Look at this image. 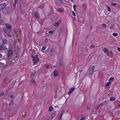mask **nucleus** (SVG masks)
<instances>
[{"label": "nucleus", "mask_w": 120, "mask_h": 120, "mask_svg": "<svg viewBox=\"0 0 120 120\" xmlns=\"http://www.w3.org/2000/svg\"><path fill=\"white\" fill-rule=\"evenodd\" d=\"M16 56H15V57L16 58V57H19V55L18 54H16Z\"/></svg>", "instance_id": "obj_50"}, {"label": "nucleus", "mask_w": 120, "mask_h": 120, "mask_svg": "<svg viewBox=\"0 0 120 120\" xmlns=\"http://www.w3.org/2000/svg\"><path fill=\"white\" fill-rule=\"evenodd\" d=\"M8 11V10L7 8H4L2 10V12L4 14H6Z\"/></svg>", "instance_id": "obj_9"}, {"label": "nucleus", "mask_w": 120, "mask_h": 120, "mask_svg": "<svg viewBox=\"0 0 120 120\" xmlns=\"http://www.w3.org/2000/svg\"><path fill=\"white\" fill-rule=\"evenodd\" d=\"M111 82H107L106 84V85L105 86V87L107 86L108 85H111Z\"/></svg>", "instance_id": "obj_22"}, {"label": "nucleus", "mask_w": 120, "mask_h": 120, "mask_svg": "<svg viewBox=\"0 0 120 120\" xmlns=\"http://www.w3.org/2000/svg\"><path fill=\"white\" fill-rule=\"evenodd\" d=\"M116 5H117V4H116V3H112L111 4V5L112 6H116Z\"/></svg>", "instance_id": "obj_33"}, {"label": "nucleus", "mask_w": 120, "mask_h": 120, "mask_svg": "<svg viewBox=\"0 0 120 120\" xmlns=\"http://www.w3.org/2000/svg\"><path fill=\"white\" fill-rule=\"evenodd\" d=\"M95 47V46L94 45H91L90 46V48L91 49H93Z\"/></svg>", "instance_id": "obj_41"}, {"label": "nucleus", "mask_w": 120, "mask_h": 120, "mask_svg": "<svg viewBox=\"0 0 120 120\" xmlns=\"http://www.w3.org/2000/svg\"><path fill=\"white\" fill-rule=\"evenodd\" d=\"M53 109V108L52 106H50L49 109V110L50 111H51Z\"/></svg>", "instance_id": "obj_27"}, {"label": "nucleus", "mask_w": 120, "mask_h": 120, "mask_svg": "<svg viewBox=\"0 0 120 120\" xmlns=\"http://www.w3.org/2000/svg\"><path fill=\"white\" fill-rule=\"evenodd\" d=\"M76 7V5H74L73 6V7L74 8H75Z\"/></svg>", "instance_id": "obj_48"}, {"label": "nucleus", "mask_w": 120, "mask_h": 120, "mask_svg": "<svg viewBox=\"0 0 120 120\" xmlns=\"http://www.w3.org/2000/svg\"><path fill=\"white\" fill-rule=\"evenodd\" d=\"M62 115L60 114L59 117H58V120H60L62 118Z\"/></svg>", "instance_id": "obj_29"}, {"label": "nucleus", "mask_w": 120, "mask_h": 120, "mask_svg": "<svg viewBox=\"0 0 120 120\" xmlns=\"http://www.w3.org/2000/svg\"><path fill=\"white\" fill-rule=\"evenodd\" d=\"M118 106L119 107H120V104L118 105Z\"/></svg>", "instance_id": "obj_59"}, {"label": "nucleus", "mask_w": 120, "mask_h": 120, "mask_svg": "<svg viewBox=\"0 0 120 120\" xmlns=\"http://www.w3.org/2000/svg\"><path fill=\"white\" fill-rule=\"evenodd\" d=\"M4 94V92H2L1 94H0V96H3Z\"/></svg>", "instance_id": "obj_45"}, {"label": "nucleus", "mask_w": 120, "mask_h": 120, "mask_svg": "<svg viewBox=\"0 0 120 120\" xmlns=\"http://www.w3.org/2000/svg\"><path fill=\"white\" fill-rule=\"evenodd\" d=\"M106 55L108 56H109L110 57L112 58L114 56L113 53L111 51H109L106 53Z\"/></svg>", "instance_id": "obj_3"}, {"label": "nucleus", "mask_w": 120, "mask_h": 120, "mask_svg": "<svg viewBox=\"0 0 120 120\" xmlns=\"http://www.w3.org/2000/svg\"><path fill=\"white\" fill-rule=\"evenodd\" d=\"M4 64L0 62V68H1L4 66Z\"/></svg>", "instance_id": "obj_26"}, {"label": "nucleus", "mask_w": 120, "mask_h": 120, "mask_svg": "<svg viewBox=\"0 0 120 120\" xmlns=\"http://www.w3.org/2000/svg\"><path fill=\"white\" fill-rule=\"evenodd\" d=\"M5 26L6 27V28L9 29H11V26L10 24H5Z\"/></svg>", "instance_id": "obj_14"}, {"label": "nucleus", "mask_w": 120, "mask_h": 120, "mask_svg": "<svg viewBox=\"0 0 120 120\" xmlns=\"http://www.w3.org/2000/svg\"><path fill=\"white\" fill-rule=\"evenodd\" d=\"M13 95H10V97L11 98H12L13 97Z\"/></svg>", "instance_id": "obj_51"}, {"label": "nucleus", "mask_w": 120, "mask_h": 120, "mask_svg": "<svg viewBox=\"0 0 120 120\" xmlns=\"http://www.w3.org/2000/svg\"><path fill=\"white\" fill-rule=\"evenodd\" d=\"M107 8H108V11L110 12L111 11V8H110V7H109L108 6H107Z\"/></svg>", "instance_id": "obj_31"}, {"label": "nucleus", "mask_w": 120, "mask_h": 120, "mask_svg": "<svg viewBox=\"0 0 120 120\" xmlns=\"http://www.w3.org/2000/svg\"><path fill=\"white\" fill-rule=\"evenodd\" d=\"M34 16L36 18H38L39 17V16L37 12H35L34 13Z\"/></svg>", "instance_id": "obj_17"}, {"label": "nucleus", "mask_w": 120, "mask_h": 120, "mask_svg": "<svg viewBox=\"0 0 120 120\" xmlns=\"http://www.w3.org/2000/svg\"><path fill=\"white\" fill-rule=\"evenodd\" d=\"M74 21H75L76 20V18L75 17H74Z\"/></svg>", "instance_id": "obj_58"}, {"label": "nucleus", "mask_w": 120, "mask_h": 120, "mask_svg": "<svg viewBox=\"0 0 120 120\" xmlns=\"http://www.w3.org/2000/svg\"><path fill=\"white\" fill-rule=\"evenodd\" d=\"M101 50L102 52H104L105 53H106L109 51V50L106 48L101 47Z\"/></svg>", "instance_id": "obj_6"}, {"label": "nucleus", "mask_w": 120, "mask_h": 120, "mask_svg": "<svg viewBox=\"0 0 120 120\" xmlns=\"http://www.w3.org/2000/svg\"><path fill=\"white\" fill-rule=\"evenodd\" d=\"M54 51V49L52 48L50 49V52L52 53H53Z\"/></svg>", "instance_id": "obj_32"}, {"label": "nucleus", "mask_w": 120, "mask_h": 120, "mask_svg": "<svg viewBox=\"0 0 120 120\" xmlns=\"http://www.w3.org/2000/svg\"><path fill=\"white\" fill-rule=\"evenodd\" d=\"M54 1L55 3L60 6L63 3L62 0H54Z\"/></svg>", "instance_id": "obj_4"}, {"label": "nucleus", "mask_w": 120, "mask_h": 120, "mask_svg": "<svg viewBox=\"0 0 120 120\" xmlns=\"http://www.w3.org/2000/svg\"><path fill=\"white\" fill-rule=\"evenodd\" d=\"M71 1L72 2V1H73V0H71Z\"/></svg>", "instance_id": "obj_62"}, {"label": "nucleus", "mask_w": 120, "mask_h": 120, "mask_svg": "<svg viewBox=\"0 0 120 120\" xmlns=\"http://www.w3.org/2000/svg\"><path fill=\"white\" fill-rule=\"evenodd\" d=\"M114 28V27H112V26H110V28L111 29H112V28Z\"/></svg>", "instance_id": "obj_53"}, {"label": "nucleus", "mask_w": 120, "mask_h": 120, "mask_svg": "<svg viewBox=\"0 0 120 120\" xmlns=\"http://www.w3.org/2000/svg\"><path fill=\"white\" fill-rule=\"evenodd\" d=\"M117 50H118L120 52V47H118L117 48Z\"/></svg>", "instance_id": "obj_47"}, {"label": "nucleus", "mask_w": 120, "mask_h": 120, "mask_svg": "<svg viewBox=\"0 0 120 120\" xmlns=\"http://www.w3.org/2000/svg\"><path fill=\"white\" fill-rule=\"evenodd\" d=\"M6 6V4L4 3L0 4V9H3Z\"/></svg>", "instance_id": "obj_11"}, {"label": "nucleus", "mask_w": 120, "mask_h": 120, "mask_svg": "<svg viewBox=\"0 0 120 120\" xmlns=\"http://www.w3.org/2000/svg\"><path fill=\"white\" fill-rule=\"evenodd\" d=\"M1 118L0 117V119H1Z\"/></svg>", "instance_id": "obj_64"}, {"label": "nucleus", "mask_w": 120, "mask_h": 120, "mask_svg": "<svg viewBox=\"0 0 120 120\" xmlns=\"http://www.w3.org/2000/svg\"><path fill=\"white\" fill-rule=\"evenodd\" d=\"M75 89V88L72 87L69 90L68 94L69 95H70L71 93Z\"/></svg>", "instance_id": "obj_8"}, {"label": "nucleus", "mask_w": 120, "mask_h": 120, "mask_svg": "<svg viewBox=\"0 0 120 120\" xmlns=\"http://www.w3.org/2000/svg\"><path fill=\"white\" fill-rule=\"evenodd\" d=\"M18 0H14V3L13 4V7L15 8L16 5L18 2Z\"/></svg>", "instance_id": "obj_15"}, {"label": "nucleus", "mask_w": 120, "mask_h": 120, "mask_svg": "<svg viewBox=\"0 0 120 120\" xmlns=\"http://www.w3.org/2000/svg\"><path fill=\"white\" fill-rule=\"evenodd\" d=\"M15 60H14L12 59V60L10 61V64H11L13 63H15Z\"/></svg>", "instance_id": "obj_25"}, {"label": "nucleus", "mask_w": 120, "mask_h": 120, "mask_svg": "<svg viewBox=\"0 0 120 120\" xmlns=\"http://www.w3.org/2000/svg\"><path fill=\"white\" fill-rule=\"evenodd\" d=\"M52 115L53 116H55V112L53 113H52Z\"/></svg>", "instance_id": "obj_43"}, {"label": "nucleus", "mask_w": 120, "mask_h": 120, "mask_svg": "<svg viewBox=\"0 0 120 120\" xmlns=\"http://www.w3.org/2000/svg\"><path fill=\"white\" fill-rule=\"evenodd\" d=\"M64 110H62L61 111V112L60 114L62 116L63 115V114L64 113Z\"/></svg>", "instance_id": "obj_38"}, {"label": "nucleus", "mask_w": 120, "mask_h": 120, "mask_svg": "<svg viewBox=\"0 0 120 120\" xmlns=\"http://www.w3.org/2000/svg\"><path fill=\"white\" fill-rule=\"evenodd\" d=\"M4 22L1 19H0V25H4Z\"/></svg>", "instance_id": "obj_19"}, {"label": "nucleus", "mask_w": 120, "mask_h": 120, "mask_svg": "<svg viewBox=\"0 0 120 120\" xmlns=\"http://www.w3.org/2000/svg\"><path fill=\"white\" fill-rule=\"evenodd\" d=\"M45 67L46 68H48V69H49L51 68L48 66H46Z\"/></svg>", "instance_id": "obj_37"}, {"label": "nucleus", "mask_w": 120, "mask_h": 120, "mask_svg": "<svg viewBox=\"0 0 120 120\" xmlns=\"http://www.w3.org/2000/svg\"><path fill=\"white\" fill-rule=\"evenodd\" d=\"M53 31L52 30L49 31L48 32V33L49 34H52L53 33Z\"/></svg>", "instance_id": "obj_42"}, {"label": "nucleus", "mask_w": 120, "mask_h": 120, "mask_svg": "<svg viewBox=\"0 0 120 120\" xmlns=\"http://www.w3.org/2000/svg\"><path fill=\"white\" fill-rule=\"evenodd\" d=\"M3 49V47L2 45H0V51H1Z\"/></svg>", "instance_id": "obj_39"}, {"label": "nucleus", "mask_w": 120, "mask_h": 120, "mask_svg": "<svg viewBox=\"0 0 120 120\" xmlns=\"http://www.w3.org/2000/svg\"><path fill=\"white\" fill-rule=\"evenodd\" d=\"M13 59L14 60H15V61L16 60H17V59H16V58L15 57H14Z\"/></svg>", "instance_id": "obj_52"}, {"label": "nucleus", "mask_w": 120, "mask_h": 120, "mask_svg": "<svg viewBox=\"0 0 120 120\" xmlns=\"http://www.w3.org/2000/svg\"><path fill=\"white\" fill-rule=\"evenodd\" d=\"M30 82L31 83H35V81L33 79H31L30 81Z\"/></svg>", "instance_id": "obj_35"}, {"label": "nucleus", "mask_w": 120, "mask_h": 120, "mask_svg": "<svg viewBox=\"0 0 120 120\" xmlns=\"http://www.w3.org/2000/svg\"><path fill=\"white\" fill-rule=\"evenodd\" d=\"M53 67H54V68L55 67V66H53Z\"/></svg>", "instance_id": "obj_63"}, {"label": "nucleus", "mask_w": 120, "mask_h": 120, "mask_svg": "<svg viewBox=\"0 0 120 120\" xmlns=\"http://www.w3.org/2000/svg\"><path fill=\"white\" fill-rule=\"evenodd\" d=\"M13 54V52L11 50H10L8 51L7 56L8 57H11Z\"/></svg>", "instance_id": "obj_7"}, {"label": "nucleus", "mask_w": 120, "mask_h": 120, "mask_svg": "<svg viewBox=\"0 0 120 120\" xmlns=\"http://www.w3.org/2000/svg\"><path fill=\"white\" fill-rule=\"evenodd\" d=\"M35 75L34 74H31V76H30V77L31 78H32V76H34V75Z\"/></svg>", "instance_id": "obj_40"}, {"label": "nucleus", "mask_w": 120, "mask_h": 120, "mask_svg": "<svg viewBox=\"0 0 120 120\" xmlns=\"http://www.w3.org/2000/svg\"><path fill=\"white\" fill-rule=\"evenodd\" d=\"M95 67L94 66H92L88 71V73L89 74H92L94 72Z\"/></svg>", "instance_id": "obj_2"}, {"label": "nucleus", "mask_w": 120, "mask_h": 120, "mask_svg": "<svg viewBox=\"0 0 120 120\" xmlns=\"http://www.w3.org/2000/svg\"><path fill=\"white\" fill-rule=\"evenodd\" d=\"M63 62L62 60H60L59 62V64L60 65H61L63 64Z\"/></svg>", "instance_id": "obj_28"}, {"label": "nucleus", "mask_w": 120, "mask_h": 120, "mask_svg": "<svg viewBox=\"0 0 120 120\" xmlns=\"http://www.w3.org/2000/svg\"><path fill=\"white\" fill-rule=\"evenodd\" d=\"M82 71V69L81 70H80L79 71V72H81Z\"/></svg>", "instance_id": "obj_56"}, {"label": "nucleus", "mask_w": 120, "mask_h": 120, "mask_svg": "<svg viewBox=\"0 0 120 120\" xmlns=\"http://www.w3.org/2000/svg\"><path fill=\"white\" fill-rule=\"evenodd\" d=\"M102 26L104 27H107V26H108V27H109V26H107V25H106V24H101Z\"/></svg>", "instance_id": "obj_23"}, {"label": "nucleus", "mask_w": 120, "mask_h": 120, "mask_svg": "<svg viewBox=\"0 0 120 120\" xmlns=\"http://www.w3.org/2000/svg\"><path fill=\"white\" fill-rule=\"evenodd\" d=\"M52 118L51 117H49V119H48L47 120H52Z\"/></svg>", "instance_id": "obj_49"}, {"label": "nucleus", "mask_w": 120, "mask_h": 120, "mask_svg": "<svg viewBox=\"0 0 120 120\" xmlns=\"http://www.w3.org/2000/svg\"><path fill=\"white\" fill-rule=\"evenodd\" d=\"M12 36L11 35H8L7 36V37H8V38H9V37H10V38H11Z\"/></svg>", "instance_id": "obj_44"}, {"label": "nucleus", "mask_w": 120, "mask_h": 120, "mask_svg": "<svg viewBox=\"0 0 120 120\" xmlns=\"http://www.w3.org/2000/svg\"><path fill=\"white\" fill-rule=\"evenodd\" d=\"M3 30L4 32L7 33H9L11 32V29L8 28H3Z\"/></svg>", "instance_id": "obj_5"}, {"label": "nucleus", "mask_w": 120, "mask_h": 120, "mask_svg": "<svg viewBox=\"0 0 120 120\" xmlns=\"http://www.w3.org/2000/svg\"><path fill=\"white\" fill-rule=\"evenodd\" d=\"M38 52L36 51H34L32 52V57H33L34 56H36V55H38Z\"/></svg>", "instance_id": "obj_13"}, {"label": "nucleus", "mask_w": 120, "mask_h": 120, "mask_svg": "<svg viewBox=\"0 0 120 120\" xmlns=\"http://www.w3.org/2000/svg\"><path fill=\"white\" fill-rule=\"evenodd\" d=\"M110 87V86H108L107 87V89H108V90H109V88Z\"/></svg>", "instance_id": "obj_54"}, {"label": "nucleus", "mask_w": 120, "mask_h": 120, "mask_svg": "<svg viewBox=\"0 0 120 120\" xmlns=\"http://www.w3.org/2000/svg\"><path fill=\"white\" fill-rule=\"evenodd\" d=\"M116 99V98L113 97H111L110 98V101H113Z\"/></svg>", "instance_id": "obj_21"}, {"label": "nucleus", "mask_w": 120, "mask_h": 120, "mask_svg": "<svg viewBox=\"0 0 120 120\" xmlns=\"http://www.w3.org/2000/svg\"><path fill=\"white\" fill-rule=\"evenodd\" d=\"M61 22L60 19H59L55 23L54 26L56 27H57L59 24Z\"/></svg>", "instance_id": "obj_10"}, {"label": "nucleus", "mask_w": 120, "mask_h": 120, "mask_svg": "<svg viewBox=\"0 0 120 120\" xmlns=\"http://www.w3.org/2000/svg\"><path fill=\"white\" fill-rule=\"evenodd\" d=\"M16 33V34H17V31L16 32V33H15H15Z\"/></svg>", "instance_id": "obj_57"}, {"label": "nucleus", "mask_w": 120, "mask_h": 120, "mask_svg": "<svg viewBox=\"0 0 120 120\" xmlns=\"http://www.w3.org/2000/svg\"><path fill=\"white\" fill-rule=\"evenodd\" d=\"M46 48V46H43L41 50L42 51H44L45 50Z\"/></svg>", "instance_id": "obj_30"}, {"label": "nucleus", "mask_w": 120, "mask_h": 120, "mask_svg": "<svg viewBox=\"0 0 120 120\" xmlns=\"http://www.w3.org/2000/svg\"><path fill=\"white\" fill-rule=\"evenodd\" d=\"M114 78L113 77H111L110 79H109V81L110 82V81H112L114 80Z\"/></svg>", "instance_id": "obj_24"}, {"label": "nucleus", "mask_w": 120, "mask_h": 120, "mask_svg": "<svg viewBox=\"0 0 120 120\" xmlns=\"http://www.w3.org/2000/svg\"><path fill=\"white\" fill-rule=\"evenodd\" d=\"M71 13L72 15L74 16H75L76 15L74 12L73 11H71Z\"/></svg>", "instance_id": "obj_36"}, {"label": "nucleus", "mask_w": 120, "mask_h": 120, "mask_svg": "<svg viewBox=\"0 0 120 120\" xmlns=\"http://www.w3.org/2000/svg\"><path fill=\"white\" fill-rule=\"evenodd\" d=\"M75 8H74V10L75 11Z\"/></svg>", "instance_id": "obj_61"}, {"label": "nucleus", "mask_w": 120, "mask_h": 120, "mask_svg": "<svg viewBox=\"0 0 120 120\" xmlns=\"http://www.w3.org/2000/svg\"><path fill=\"white\" fill-rule=\"evenodd\" d=\"M54 76H57L58 75V72L56 70H55L53 72Z\"/></svg>", "instance_id": "obj_12"}, {"label": "nucleus", "mask_w": 120, "mask_h": 120, "mask_svg": "<svg viewBox=\"0 0 120 120\" xmlns=\"http://www.w3.org/2000/svg\"><path fill=\"white\" fill-rule=\"evenodd\" d=\"M84 117H81L80 120H84Z\"/></svg>", "instance_id": "obj_46"}, {"label": "nucleus", "mask_w": 120, "mask_h": 120, "mask_svg": "<svg viewBox=\"0 0 120 120\" xmlns=\"http://www.w3.org/2000/svg\"><path fill=\"white\" fill-rule=\"evenodd\" d=\"M33 61L34 64H36L39 61V59L38 55L34 56L33 57Z\"/></svg>", "instance_id": "obj_1"}, {"label": "nucleus", "mask_w": 120, "mask_h": 120, "mask_svg": "<svg viewBox=\"0 0 120 120\" xmlns=\"http://www.w3.org/2000/svg\"><path fill=\"white\" fill-rule=\"evenodd\" d=\"M3 43L4 44H6L8 42V41L6 39H4L3 40Z\"/></svg>", "instance_id": "obj_18"}, {"label": "nucleus", "mask_w": 120, "mask_h": 120, "mask_svg": "<svg viewBox=\"0 0 120 120\" xmlns=\"http://www.w3.org/2000/svg\"><path fill=\"white\" fill-rule=\"evenodd\" d=\"M118 35V34L117 33H114L113 34V35L114 36H117Z\"/></svg>", "instance_id": "obj_34"}, {"label": "nucleus", "mask_w": 120, "mask_h": 120, "mask_svg": "<svg viewBox=\"0 0 120 120\" xmlns=\"http://www.w3.org/2000/svg\"><path fill=\"white\" fill-rule=\"evenodd\" d=\"M22 117L23 118H24V115H23L22 116Z\"/></svg>", "instance_id": "obj_60"}, {"label": "nucleus", "mask_w": 120, "mask_h": 120, "mask_svg": "<svg viewBox=\"0 0 120 120\" xmlns=\"http://www.w3.org/2000/svg\"><path fill=\"white\" fill-rule=\"evenodd\" d=\"M103 104L104 103H101L97 107H96V110H97L100 106H102L103 105Z\"/></svg>", "instance_id": "obj_16"}, {"label": "nucleus", "mask_w": 120, "mask_h": 120, "mask_svg": "<svg viewBox=\"0 0 120 120\" xmlns=\"http://www.w3.org/2000/svg\"><path fill=\"white\" fill-rule=\"evenodd\" d=\"M57 10L58 11L60 12H62L64 11V10L63 9L60 8H58Z\"/></svg>", "instance_id": "obj_20"}, {"label": "nucleus", "mask_w": 120, "mask_h": 120, "mask_svg": "<svg viewBox=\"0 0 120 120\" xmlns=\"http://www.w3.org/2000/svg\"><path fill=\"white\" fill-rule=\"evenodd\" d=\"M54 116H52V115L51 116V117H50L52 118V119L53 118V117H54Z\"/></svg>", "instance_id": "obj_55"}]
</instances>
